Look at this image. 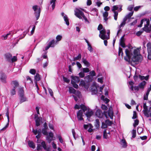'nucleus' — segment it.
I'll use <instances>...</instances> for the list:
<instances>
[{
	"label": "nucleus",
	"mask_w": 151,
	"mask_h": 151,
	"mask_svg": "<svg viewBox=\"0 0 151 151\" xmlns=\"http://www.w3.org/2000/svg\"><path fill=\"white\" fill-rule=\"evenodd\" d=\"M122 5H114L112 7L111 11L114 13V16H118V12H121L122 10Z\"/></svg>",
	"instance_id": "7ed1b4c3"
},
{
	"label": "nucleus",
	"mask_w": 151,
	"mask_h": 151,
	"mask_svg": "<svg viewBox=\"0 0 151 151\" xmlns=\"http://www.w3.org/2000/svg\"><path fill=\"white\" fill-rule=\"evenodd\" d=\"M16 91L14 88H12L10 90V94L12 96L16 94Z\"/></svg>",
	"instance_id": "de8ad7c7"
},
{
	"label": "nucleus",
	"mask_w": 151,
	"mask_h": 151,
	"mask_svg": "<svg viewBox=\"0 0 151 151\" xmlns=\"http://www.w3.org/2000/svg\"><path fill=\"white\" fill-rule=\"evenodd\" d=\"M129 50L128 49H126L125 50V53L126 56L124 57V60L127 62H128L129 64H132V62H133L132 60H130L131 58V55L128 54Z\"/></svg>",
	"instance_id": "6e6552de"
},
{
	"label": "nucleus",
	"mask_w": 151,
	"mask_h": 151,
	"mask_svg": "<svg viewBox=\"0 0 151 151\" xmlns=\"http://www.w3.org/2000/svg\"><path fill=\"white\" fill-rule=\"evenodd\" d=\"M63 79L65 82L67 83H69L70 82V80L69 79H68L67 78L64 76H63Z\"/></svg>",
	"instance_id": "a18cd8bd"
},
{
	"label": "nucleus",
	"mask_w": 151,
	"mask_h": 151,
	"mask_svg": "<svg viewBox=\"0 0 151 151\" xmlns=\"http://www.w3.org/2000/svg\"><path fill=\"white\" fill-rule=\"evenodd\" d=\"M19 82L17 80L12 81L10 83V88H12V86H15L16 87H19Z\"/></svg>",
	"instance_id": "412c9836"
},
{
	"label": "nucleus",
	"mask_w": 151,
	"mask_h": 151,
	"mask_svg": "<svg viewBox=\"0 0 151 151\" xmlns=\"http://www.w3.org/2000/svg\"><path fill=\"white\" fill-rule=\"evenodd\" d=\"M102 113V111L101 109H98L95 113V115L98 118H102V116H101V114Z\"/></svg>",
	"instance_id": "a211bd4d"
},
{
	"label": "nucleus",
	"mask_w": 151,
	"mask_h": 151,
	"mask_svg": "<svg viewBox=\"0 0 151 151\" xmlns=\"http://www.w3.org/2000/svg\"><path fill=\"white\" fill-rule=\"evenodd\" d=\"M42 147L41 144H37V147L36 150L37 151H39L42 149Z\"/></svg>",
	"instance_id": "09e8293b"
},
{
	"label": "nucleus",
	"mask_w": 151,
	"mask_h": 151,
	"mask_svg": "<svg viewBox=\"0 0 151 151\" xmlns=\"http://www.w3.org/2000/svg\"><path fill=\"white\" fill-rule=\"evenodd\" d=\"M147 18H144L143 19H142L141 20L140 24H139L137 25V26L138 27H141L142 26V24H143V22L144 21H147Z\"/></svg>",
	"instance_id": "c9c22d12"
},
{
	"label": "nucleus",
	"mask_w": 151,
	"mask_h": 151,
	"mask_svg": "<svg viewBox=\"0 0 151 151\" xmlns=\"http://www.w3.org/2000/svg\"><path fill=\"white\" fill-rule=\"evenodd\" d=\"M55 137L54 136V134L52 132L49 133L48 135L46 136V140L49 143H50L52 141L55 140Z\"/></svg>",
	"instance_id": "1a4fd4ad"
},
{
	"label": "nucleus",
	"mask_w": 151,
	"mask_h": 151,
	"mask_svg": "<svg viewBox=\"0 0 151 151\" xmlns=\"http://www.w3.org/2000/svg\"><path fill=\"white\" fill-rule=\"evenodd\" d=\"M141 29L142 30L140 31H143V32L144 31H145L147 33H150V29H147V28L146 29L145 27L142 28Z\"/></svg>",
	"instance_id": "e2e57ef3"
},
{
	"label": "nucleus",
	"mask_w": 151,
	"mask_h": 151,
	"mask_svg": "<svg viewBox=\"0 0 151 151\" xmlns=\"http://www.w3.org/2000/svg\"><path fill=\"white\" fill-rule=\"evenodd\" d=\"M96 127V129H99L100 127V122L99 120L98 119H96V122L94 125Z\"/></svg>",
	"instance_id": "c85d7f7f"
},
{
	"label": "nucleus",
	"mask_w": 151,
	"mask_h": 151,
	"mask_svg": "<svg viewBox=\"0 0 151 151\" xmlns=\"http://www.w3.org/2000/svg\"><path fill=\"white\" fill-rule=\"evenodd\" d=\"M104 91H105V93H104L105 95L107 97L109 98V92L108 91V90L107 88H105L104 89Z\"/></svg>",
	"instance_id": "774afa93"
},
{
	"label": "nucleus",
	"mask_w": 151,
	"mask_h": 151,
	"mask_svg": "<svg viewBox=\"0 0 151 151\" xmlns=\"http://www.w3.org/2000/svg\"><path fill=\"white\" fill-rule=\"evenodd\" d=\"M40 137H36L37 139V144H39L41 143L42 144V143L43 141H44L43 140H42L41 139H40Z\"/></svg>",
	"instance_id": "680f3d73"
},
{
	"label": "nucleus",
	"mask_w": 151,
	"mask_h": 151,
	"mask_svg": "<svg viewBox=\"0 0 151 151\" xmlns=\"http://www.w3.org/2000/svg\"><path fill=\"white\" fill-rule=\"evenodd\" d=\"M143 57L142 55L139 53V55L135 56V57L133 58V56L132 58V60L133 62L135 63V64H138L139 63H141Z\"/></svg>",
	"instance_id": "423d86ee"
},
{
	"label": "nucleus",
	"mask_w": 151,
	"mask_h": 151,
	"mask_svg": "<svg viewBox=\"0 0 151 151\" xmlns=\"http://www.w3.org/2000/svg\"><path fill=\"white\" fill-rule=\"evenodd\" d=\"M37 5H35L32 6V9L35 11L34 14L36 17V20H37L40 17L41 10L40 8L38 9Z\"/></svg>",
	"instance_id": "39448f33"
},
{
	"label": "nucleus",
	"mask_w": 151,
	"mask_h": 151,
	"mask_svg": "<svg viewBox=\"0 0 151 151\" xmlns=\"http://www.w3.org/2000/svg\"><path fill=\"white\" fill-rule=\"evenodd\" d=\"M132 138H134L136 136V129L135 128H134L132 131Z\"/></svg>",
	"instance_id": "37998d69"
},
{
	"label": "nucleus",
	"mask_w": 151,
	"mask_h": 151,
	"mask_svg": "<svg viewBox=\"0 0 151 151\" xmlns=\"http://www.w3.org/2000/svg\"><path fill=\"white\" fill-rule=\"evenodd\" d=\"M55 43V40L54 39H53L50 41L48 45L50 46V47H54V44Z\"/></svg>",
	"instance_id": "e433bc0d"
},
{
	"label": "nucleus",
	"mask_w": 151,
	"mask_h": 151,
	"mask_svg": "<svg viewBox=\"0 0 151 151\" xmlns=\"http://www.w3.org/2000/svg\"><path fill=\"white\" fill-rule=\"evenodd\" d=\"M79 77L80 78H83L85 76V73H84L81 70V71L78 74Z\"/></svg>",
	"instance_id": "8fccbe9b"
},
{
	"label": "nucleus",
	"mask_w": 151,
	"mask_h": 151,
	"mask_svg": "<svg viewBox=\"0 0 151 151\" xmlns=\"http://www.w3.org/2000/svg\"><path fill=\"white\" fill-rule=\"evenodd\" d=\"M34 119L35 120V126L37 127H38L43 123L42 121V118L40 116L39 117L38 115L36 114L34 115Z\"/></svg>",
	"instance_id": "0eeeda50"
},
{
	"label": "nucleus",
	"mask_w": 151,
	"mask_h": 151,
	"mask_svg": "<svg viewBox=\"0 0 151 151\" xmlns=\"http://www.w3.org/2000/svg\"><path fill=\"white\" fill-rule=\"evenodd\" d=\"M134 123L133 124V125L134 128L138 125L139 123V120L138 119H136L134 120Z\"/></svg>",
	"instance_id": "4c0bfd02"
},
{
	"label": "nucleus",
	"mask_w": 151,
	"mask_h": 151,
	"mask_svg": "<svg viewBox=\"0 0 151 151\" xmlns=\"http://www.w3.org/2000/svg\"><path fill=\"white\" fill-rule=\"evenodd\" d=\"M86 84L85 81L81 79V81L80 83L79 84V85L80 86L81 85L82 86H83Z\"/></svg>",
	"instance_id": "69168bd1"
},
{
	"label": "nucleus",
	"mask_w": 151,
	"mask_h": 151,
	"mask_svg": "<svg viewBox=\"0 0 151 151\" xmlns=\"http://www.w3.org/2000/svg\"><path fill=\"white\" fill-rule=\"evenodd\" d=\"M82 61L85 65L87 67H89L90 65V63L87 60L86 58H82Z\"/></svg>",
	"instance_id": "393cba45"
},
{
	"label": "nucleus",
	"mask_w": 151,
	"mask_h": 151,
	"mask_svg": "<svg viewBox=\"0 0 151 151\" xmlns=\"http://www.w3.org/2000/svg\"><path fill=\"white\" fill-rule=\"evenodd\" d=\"M134 7V5H129L127 8V10L129 11H132Z\"/></svg>",
	"instance_id": "052dcab7"
},
{
	"label": "nucleus",
	"mask_w": 151,
	"mask_h": 151,
	"mask_svg": "<svg viewBox=\"0 0 151 151\" xmlns=\"http://www.w3.org/2000/svg\"><path fill=\"white\" fill-rule=\"evenodd\" d=\"M143 129L141 127H137V132L139 134L143 132Z\"/></svg>",
	"instance_id": "72a5a7b5"
},
{
	"label": "nucleus",
	"mask_w": 151,
	"mask_h": 151,
	"mask_svg": "<svg viewBox=\"0 0 151 151\" xmlns=\"http://www.w3.org/2000/svg\"><path fill=\"white\" fill-rule=\"evenodd\" d=\"M56 0H51L50 1V3L51 4H52V9H54L55 6V1Z\"/></svg>",
	"instance_id": "c03bdc74"
},
{
	"label": "nucleus",
	"mask_w": 151,
	"mask_h": 151,
	"mask_svg": "<svg viewBox=\"0 0 151 151\" xmlns=\"http://www.w3.org/2000/svg\"><path fill=\"white\" fill-rule=\"evenodd\" d=\"M138 117L137 113L136 111H133V116L132 117V119H135L137 118Z\"/></svg>",
	"instance_id": "79ce46f5"
},
{
	"label": "nucleus",
	"mask_w": 151,
	"mask_h": 151,
	"mask_svg": "<svg viewBox=\"0 0 151 151\" xmlns=\"http://www.w3.org/2000/svg\"><path fill=\"white\" fill-rule=\"evenodd\" d=\"M17 56H14L13 57H12V59L11 60V62L13 63L16 62L17 60Z\"/></svg>",
	"instance_id": "5fc2aeb1"
},
{
	"label": "nucleus",
	"mask_w": 151,
	"mask_h": 151,
	"mask_svg": "<svg viewBox=\"0 0 151 151\" xmlns=\"http://www.w3.org/2000/svg\"><path fill=\"white\" fill-rule=\"evenodd\" d=\"M28 145L30 148L33 149H35V145L32 141L29 140L28 142Z\"/></svg>",
	"instance_id": "b1692460"
},
{
	"label": "nucleus",
	"mask_w": 151,
	"mask_h": 151,
	"mask_svg": "<svg viewBox=\"0 0 151 151\" xmlns=\"http://www.w3.org/2000/svg\"><path fill=\"white\" fill-rule=\"evenodd\" d=\"M89 74H90V75L91 76L92 78L96 76V73L94 70L90 72Z\"/></svg>",
	"instance_id": "6e6d98bb"
},
{
	"label": "nucleus",
	"mask_w": 151,
	"mask_h": 151,
	"mask_svg": "<svg viewBox=\"0 0 151 151\" xmlns=\"http://www.w3.org/2000/svg\"><path fill=\"white\" fill-rule=\"evenodd\" d=\"M24 95V91L23 87H20L18 91V95L19 96Z\"/></svg>",
	"instance_id": "cd10ccee"
},
{
	"label": "nucleus",
	"mask_w": 151,
	"mask_h": 151,
	"mask_svg": "<svg viewBox=\"0 0 151 151\" xmlns=\"http://www.w3.org/2000/svg\"><path fill=\"white\" fill-rule=\"evenodd\" d=\"M32 132L35 135H37L38 133V134L35 137H41L42 136V131L40 128H39L37 129V128L36 129H34L33 128Z\"/></svg>",
	"instance_id": "f8f14e48"
},
{
	"label": "nucleus",
	"mask_w": 151,
	"mask_h": 151,
	"mask_svg": "<svg viewBox=\"0 0 151 151\" xmlns=\"http://www.w3.org/2000/svg\"><path fill=\"white\" fill-rule=\"evenodd\" d=\"M134 13V11H132L131 12L129 13L128 14L126 15V17L128 19H130L131 17L133 15Z\"/></svg>",
	"instance_id": "ea45409f"
},
{
	"label": "nucleus",
	"mask_w": 151,
	"mask_h": 151,
	"mask_svg": "<svg viewBox=\"0 0 151 151\" xmlns=\"http://www.w3.org/2000/svg\"><path fill=\"white\" fill-rule=\"evenodd\" d=\"M4 56L7 61L9 62H11V60L12 57V55L11 53L7 52L4 54Z\"/></svg>",
	"instance_id": "dca6fc26"
},
{
	"label": "nucleus",
	"mask_w": 151,
	"mask_h": 151,
	"mask_svg": "<svg viewBox=\"0 0 151 151\" xmlns=\"http://www.w3.org/2000/svg\"><path fill=\"white\" fill-rule=\"evenodd\" d=\"M91 90L92 95H96L97 93H98V90L96 88L95 89L94 88H93L92 87L91 88Z\"/></svg>",
	"instance_id": "c756f323"
},
{
	"label": "nucleus",
	"mask_w": 151,
	"mask_h": 151,
	"mask_svg": "<svg viewBox=\"0 0 151 151\" xmlns=\"http://www.w3.org/2000/svg\"><path fill=\"white\" fill-rule=\"evenodd\" d=\"M6 116L7 117L8 120L7 123L6 124L4 127L3 128L0 130V132H1V131H4L6 129L9 127V125L10 117L9 115V111L8 107L6 109Z\"/></svg>",
	"instance_id": "9d476101"
},
{
	"label": "nucleus",
	"mask_w": 151,
	"mask_h": 151,
	"mask_svg": "<svg viewBox=\"0 0 151 151\" xmlns=\"http://www.w3.org/2000/svg\"><path fill=\"white\" fill-rule=\"evenodd\" d=\"M83 113H82V110H79L77 113V117L78 121H84V119L83 117Z\"/></svg>",
	"instance_id": "ddd939ff"
},
{
	"label": "nucleus",
	"mask_w": 151,
	"mask_h": 151,
	"mask_svg": "<svg viewBox=\"0 0 151 151\" xmlns=\"http://www.w3.org/2000/svg\"><path fill=\"white\" fill-rule=\"evenodd\" d=\"M20 101L19 103L21 104L22 103L28 101L27 98L24 96V95L19 96Z\"/></svg>",
	"instance_id": "f3484780"
},
{
	"label": "nucleus",
	"mask_w": 151,
	"mask_h": 151,
	"mask_svg": "<svg viewBox=\"0 0 151 151\" xmlns=\"http://www.w3.org/2000/svg\"><path fill=\"white\" fill-rule=\"evenodd\" d=\"M93 114L94 112L92 110H90L89 108L88 111L84 113L87 118L91 117Z\"/></svg>",
	"instance_id": "2eb2a0df"
},
{
	"label": "nucleus",
	"mask_w": 151,
	"mask_h": 151,
	"mask_svg": "<svg viewBox=\"0 0 151 151\" xmlns=\"http://www.w3.org/2000/svg\"><path fill=\"white\" fill-rule=\"evenodd\" d=\"M48 89L49 91V92L50 95L51 96L55 98L53 96V93L52 90L50 88H48Z\"/></svg>",
	"instance_id": "4d7b16f0"
},
{
	"label": "nucleus",
	"mask_w": 151,
	"mask_h": 151,
	"mask_svg": "<svg viewBox=\"0 0 151 151\" xmlns=\"http://www.w3.org/2000/svg\"><path fill=\"white\" fill-rule=\"evenodd\" d=\"M68 88V92L70 93L76 94V90L74 88L71 86H69Z\"/></svg>",
	"instance_id": "a878e982"
},
{
	"label": "nucleus",
	"mask_w": 151,
	"mask_h": 151,
	"mask_svg": "<svg viewBox=\"0 0 151 151\" xmlns=\"http://www.w3.org/2000/svg\"><path fill=\"white\" fill-rule=\"evenodd\" d=\"M0 80L1 82L4 83H6L7 78L6 75L2 70H1L0 71Z\"/></svg>",
	"instance_id": "9b49d317"
},
{
	"label": "nucleus",
	"mask_w": 151,
	"mask_h": 151,
	"mask_svg": "<svg viewBox=\"0 0 151 151\" xmlns=\"http://www.w3.org/2000/svg\"><path fill=\"white\" fill-rule=\"evenodd\" d=\"M57 138L58 139L59 142L61 143H63V139L60 135H58L57 136Z\"/></svg>",
	"instance_id": "bf43d9fd"
},
{
	"label": "nucleus",
	"mask_w": 151,
	"mask_h": 151,
	"mask_svg": "<svg viewBox=\"0 0 151 151\" xmlns=\"http://www.w3.org/2000/svg\"><path fill=\"white\" fill-rule=\"evenodd\" d=\"M101 31H100V33L99 35V37L102 39L103 40H105L106 39V35L104 34H101Z\"/></svg>",
	"instance_id": "2f4dec72"
},
{
	"label": "nucleus",
	"mask_w": 151,
	"mask_h": 151,
	"mask_svg": "<svg viewBox=\"0 0 151 151\" xmlns=\"http://www.w3.org/2000/svg\"><path fill=\"white\" fill-rule=\"evenodd\" d=\"M134 82L132 81H130L129 82V84L131 86L129 89L132 92L134 90L137 92L139 91V89L142 91L144 90L145 86L146 84V82L145 81H143L140 83L138 86H134Z\"/></svg>",
	"instance_id": "f257e3e1"
},
{
	"label": "nucleus",
	"mask_w": 151,
	"mask_h": 151,
	"mask_svg": "<svg viewBox=\"0 0 151 151\" xmlns=\"http://www.w3.org/2000/svg\"><path fill=\"white\" fill-rule=\"evenodd\" d=\"M88 79V81H87V82L88 83V82H91L93 80V78H92L91 76L90 75H88L85 77L84 78V79Z\"/></svg>",
	"instance_id": "7c9ffc66"
},
{
	"label": "nucleus",
	"mask_w": 151,
	"mask_h": 151,
	"mask_svg": "<svg viewBox=\"0 0 151 151\" xmlns=\"http://www.w3.org/2000/svg\"><path fill=\"white\" fill-rule=\"evenodd\" d=\"M47 129L42 128L41 130L42 133L45 135H48V132L47 130Z\"/></svg>",
	"instance_id": "a19ab883"
},
{
	"label": "nucleus",
	"mask_w": 151,
	"mask_h": 151,
	"mask_svg": "<svg viewBox=\"0 0 151 151\" xmlns=\"http://www.w3.org/2000/svg\"><path fill=\"white\" fill-rule=\"evenodd\" d=\"M29 73L35 75L36 73V70L34 69H31L29 70Z\"/></svg>",
	"instance_id": "864d4df0"
},
{
	"label": "nucleus",
	"mask_w": 151,
	"mask_h": 151,
	"mask_svg": "<svg viewBox=\"0 0 151 151\" xmlns=\"http://www.w3.org/2000/svg\"><path fill=\"white\" fill-rule=\"evenodd\" d=\"M81 53H79L78 55L75 57H74L73 61H75L76 60H79L81 59Z\"/></svg>",
	"instance_id": "f704fd0d"
},
{
	"label": "nucleus",
	"mask_w": 151,
	"mask_h": 151,
	"mask_svg": "<svg viewBox=\"0 0 151 151\" xmlns=\"http://www.w3.org/2000/svg\"><path fill=\"white\" fill-rule=\"evenodd\" d=\"M76 10H75V15L76 17L80 19H82V17H83L84 19L85 22H87L88 23H89V21L87 19L86 17L85 16L83 12L81 10L78 8H76Z\"/></svg>",
	"instance_id": "f03ea898"
},
{
	"label": "nucleus",
	"mask_w": 151,
	"mask_h": 151,
	"mask_svg": "<svg viewBox=\"0 0 151 151\" xmlns=\"http://www.w3.org/2000/svg\"><path fill=\"white\" fill-rule=\"evenodd\" d=\"M119 44L120 46H121L122 47L125 48L126 47L125 43L123 42H119Z\"/></svg>",
	"instance_id": "0e129e2a"
},
{
	"label": "nucleus",
	"mask_w": 151,
	"mask_h": 151,
	"mask_svg": "<svg viewBox=\"0 0 151 151\" xmlns=\"http://www.w3.org/2000/svg\"><path fill=\"white\" fill-rule=\"evenodd\" d=\"M107 127V125L106 124L104 123V122H102L101 123V128L102 129H104L105 128H106Z\"/></svg>",
	"instance_id": "603ef678"
},
{
	"label": "nucleus",
	"mask_w": 151,
	"mask_h": 151,
	"mask_svg": "<svg viewBox=\"0 0 151 151\" xmlns=\"http://www.w3.org/2000/svg\"><path fill=\"white\" fill-rule=\"evenodd\" d=\"M105 122L107 124V127L108 126H111L113 124L112 121H111L109 119H107L105 120Z\"/></svg>",
	"instance_id": "473e14b6"
},
{
	"label": "nucleus",
	"mask_w": 151,
	"mask_h": 151,
	"mask_svg": "<svg viewBox=\"0 0 151 151\" xmlns=\"http://www.w3.org/2000/svg\"><path fill=\"white\" fill-rule=\"evenodd\" d=\"M101 108L102 110H104V111L107 110L108 109L107 106L104 104H101Z\"/></svg>",
	"instance_id": "49530a36"
},
{
	"label": "nucleus",
	"mask_w": 151,
	"mask_h": 151,
	"mask_svg": "<svg viewBox=\"0 0 151 151\" xmlns=\"http://www.w3.org/2000/svg\"><path fill=\"white\" fill-rule=\"evenodd\" d=\"M144 109L143 112L145 116H148V113L150 112V110L148 109V106L143 107Z\"/></svg>",
	"instance_id": "4be33fe9"
},
{
	"label": "nucleus",
	"mask_w": 151,
	"mask_h": 151,
	"mask_svg": "<svg viewBox=\"0 0 151 151\" xmlns=\"http://www.w3.org/2000/svg\"><path fill=\"white\" fill-rule=\"evenodd\" d=\"M149 93L147 91L146 93L145 94H144L143 96V99L144 100H147L148 99V96L149 94Z\"/></svg>",
	"instance_id": "3c124183"
},
{
	"label": "nucleus",
	"mask_w": 151,
	"mask_h": 151,
	"mask_svg": "<svg viewBox=\"0 0 151 151\" xmlns=\"http://www.w3.org/2000/svg\"><path fill=\"white\" fill-rule=\"evenodd\" d=\"M62 38V37L61 35H58L56 37V40L57 41H59L61 40Z\"/></svg>",
	"instance_id": "13d9d810"
},
{
	"label": "nucleus",
	"mask_w": 151,
	"mask_h": 151,
	"mask_svg": "<svg viewBox=\"0 0 151 151\" xmlns=\"http://www.w3.org/2000/svg\"><path fill=\"white\" fill-rule=\"evenodd\" d=\"M140 49L141 47H140L139 48H137L136 49L134 50L133 51V58H135V56L139 55V53H140L139 49Z\"/></svg>",
	"instance_id": "5701e85b"
},
{
	"label": "nucleus",
	"mask_w": 151,
	"mask_h": 151,
	"mask_svg": "<svg viewBox=\"0 0 151 151\" xmlns=\"http://www.w3.org/2000/svg\"><path fill=\"white\" fill-rule=\"evenodd\" d=\"M64 20L65 22V24L69 26L70 24L69 22V19L67 15H65L63 17Z\"/></svg>",
	"instance_id": "bb28decb"
},
{
	"label": "nucleus",
	"mask_w": 151,
	"mask_h": 151,
	"mask_svg": "<svg viewBox=\"0 0 151 151\" xmlns=\"http://www.w3.org/2000/svg\"><path fill=\"white\" fill-rule=\"evenodd\" d=\"M82 70V71L84 73H88L89 72L90 70L88 68L86 67L85 68H82L81 70Z\"/></svg>",
	"instance_id": "58836bf2"
},
{
	"label": "nucleus",
	"mask_w": 151,
	"mask_h": 151,
	"mask_svg": "<svg viewBox=\"0 0 151 151\" xmlns=\"http://www.w3.org/2000/svg\"><path fill=\"white\" fill-rule=\"evenodd\" d=\"M147 46L148 52V59L151 60V42H148L147 44Z\"/></svg>",
	"instance_id": "4468645a"
},
{
	"label": "nucleus",
	"mask_w": 151,
	"mask_h": 151,
	"mask_svg": "<svg viewBox=\"0 0 151 151\" xmlns=\"http://www.w3.org/2000/svg\"><path fill=\"white\" fill-rule=\"evenodd\" d=\"M139 73L137 74L136 70L135 72V74L133 76V78L134 80V82H136L137 81L138 79V78L141 80H145L146 81H148L149 79L150 76L148 75H147L146 76H141L140 75H138Z\"/></svg>",
	"instance_id": "20e7f679"
},
{
	"label": "nucleus",
	"mask_w": 151,
	"mask_h": 151,
	"mask_svg": "<svg viewBox=\"0 0 151 151\" xmlns=\"http://www.w3.org/2000/svg\"><path fill=\"white\" fill-rule=\"evenodd\" d=\"M121 145H122V147L126 148L127 146V143L124 139H122L121 140Z\"/></svg>",
	"instance_id": "aec40b11"
},
{
	"label": "nucleus",
	"mask_w": 151,
	"mask_h": 151,
	"mask_svg": "<svg viewBox=\"0 0 151 151\" xmlns=\"http://www.w3.org/2000/svg\"><path fill=\"white\" fill-rule=\"evenodd\" d=\"M42 145L45 150H46L47 151H50V147H47L45 141H43L42 143Z\"/></svg>",
	"instance_id": "6ab92c4d"
},
{
	"label": "nucleus",
	"mask_w": 151,
	"mask_h": 151,
	"mask_svg": "<svg viewBox=\"0 0 151 151\" xmlns=\"http://www.w3.org/2000/svg\"><path fill=\"white\" fill-rule=\"evenodd\" d=\"M41 77H37L36 78L34 77V80L35 83H37V82L41 80Z\"/></svg>",
	"instance_id": "338daca9"
}]
</instances>
